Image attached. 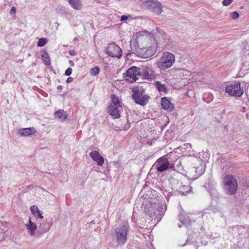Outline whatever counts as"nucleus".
<instances>
[{"label":"nucleus","mask_w":249,"mask_h":249,"mask_svg":"<svg viewBox=\"0 0 249 249\" xmlns=\"http://www.w3.org/2000/svg\"><path fill=\"white\" fill-rule=\"evenodd\" d=\"M131 48L143 58H149L155 54L157 48V40L151 33L146 31L136 33L131 41Z\"/></svg>","instance_id":"f257e3e1"},{"label":"nucleus","mask_w":249,"mask_h":249,"mask_svg":"<svg viewBox=\"0 0 249 249\" xmlns=\"http://www.w3.org/2000/svg\"><path fill=\"white\" fill-rule=\"evenodd\" d=\"M223 189L227 195H234L238 188V182L236 178L232 175H226L223 180Z\"/></svg>","instance_id":"f03ea898"},{"label":"nucleus","mask_w":249,"mask_h":249,"mask_svg":"<svg viewBox=\"0 0 249 249\" xmlns=\"http://www.w3.org/2000/svg\"><path fill=\"white\" fill-rule=\"evenodd\" d=\"M175 57L170 52H164L156 62V65L160 70L164 71L171 68L175 63Z\"/></svg>","instance_id":"7ed1b4c3"},{"label":"nucleus","mask_w":249,"mask_h":249,"mask_svg":"<svg viewBox=\"0 0 249 249\" xmlns=\"http://www.w3.org/2000/svg\"><path fill=\"white\" fill-rule=\"evenodd\" d=\"M111 99V104L107 107L108 112L113 118L118 119L120 117V112L122 110V107L117 96L112 94Z\"/></svg>","instance_id":"20e7f679"},{"label":"nucleus","mask_w":249,"mask_h":249,"mask_svg":"<svg viewBox=\"0 0 249 249\" xmlns=\"http://www.w3.org/2000/svg\"><path fill=\"white\" fill-rule=\"evenodd\" d=\"M128 231V223L126 221L123 222L120 227L116 228L115 233L119 245H123L126 242Z\"/></svg>","instance_id":"39448f33"},{"label":"nucleus","mask_w":249,"mask_h":249,"mask_svg":"<svg viewBox=\"0 0 249 249\" xmlns=\"http://www.w3.org/2000/svg\"><path fill=\"white\" fill-rule=\"evenodd\" d=\"M225 91L230 95L234 97H241L244 93L243 89L241 88V84L238 81L228 84L225 88Z\"/></svg>","instance_id":"423d86ee"},{"label":"nucleus","mask_w":249,"mask_h":249,"mask_svg":"<svg viewBox=\"0 0 249 249\" xmlns=\"http://www.w3.org/2000/svg\"><path fill=\"white\" fill-rule=\"evenodd\" d=\"M140 77V68L132 66L127 70L124 78L126 81L130 83H134Z\"/></svg>","instance_id":"0eeeda50"},{"label":"nucleus","mask_w":249,"mask_h":249,"mask_svg":"<svg viewBox=\"0 0 249 249\" xmlns=\"http://www.w3.org/2000/svg\"><path fill=\"white\" fill-rule=\"evenodd\" d=\"M154 165L156 170L160 172L167 170L169 168H172L168 159L164 157L158 159L155 162Z\"/></svg>","instance_id":"6e6552de"},{"label":"nucleus","mask_w":249,"mask_h":249,"mask_svg":"<svg viewBox=\"0 0 249 249\" xmlns=\"http://www.w3.org/2000/svg\"><path fill=\"white\" fill-rule=\"evenodd\" d=\"M107 54L112 57L120 58L122 56V51L115 43H110L107 49Z\"/></svg>","instance_id":"1a4fd4ad"},{"label":"nucleus","mask_w":249,"mask_h":249,"mask_svg":"<svg viewBox=\"0 0 249 249\" xmlns=\"http://www.w3.org/2000/svg\"><path fill=\"white\" fill-rule=\"evenodd\" d=\"M132 98L136 104L144 106L147 104L150 96L146 94H143L142 92L136 91L133 93Z\"/></svg>","instance_id":"9d476101"},{"label":"nucleus","mask_w":249,"mask_h":249,"mask_svg":"<svg viewBox=\"0 0 249 249\" xmlns=\"http://www.w3.org/2000/svg\"><path fill=\"white\" fill-rule=\"evenodd\" d=\"M161 106L162 108L169 112H172L175 108L174 105L167 97H164L161 99Z\"/></svg>","instance_id":"9b49d317"},{"label":"nucleus","mask_w":249,"mask_h":249,"mask_svg":"<svg viewBox=\"0 0 249 249\" xmlns=\"http://www.w3.org/2000/svg\"><path fill=\"white\" fill-rule=\"evenodd\" d=\"M90 156L92 160L97 162L98 165L102 166L104 162V158L101 156L97 151H93L90 153Z\"/></svg>","instance_id":"f8f14e48"},{"label":"nucleus","mask_w":249,"mask_h":249,"mask_svg":"<svg viewBox=\"0 0 249 249\" xmlns=\"http://www.w3.org/2000/svg\"><path fill=\"white\" fill-rule=\"evenodd\" d=\"M36 132V131L34 128H25L20 129L18 131V133L20 136H28L32 134H34Z\"/></svg>","instance_id":"ddd939ff"},{"label":"nucleus","mask_w":249,"mask_h":249,"mask_svg":"<svg viewBox=\"0 0 249 249\" xmlns=\"http://www.w3.org/2000/svg\"><path fill=\"white\" fill-rule=\"evenodd\" d=\"M154 85L160 93L166 94L168 92V89L167 86L165 84H162L161 82L155 81L154 82Z\"/></svg>","instance_id":"4468645a"},{"label":"nucleus","mask_w":249,"mask_h":249,"mask_svg":"<svg viewBox=\"0 0 249 249\" xmlns=\"http://www.w3.org/2000/svg\"><path fill=\"white\" fill-rule=\"evenodd\" d=\"M30 209L32 213L36 218L42 219L43 218L41 211L39 210L37 206L35 205L31 206Z\"/></svg>","instance_id":"2eb2a0df"},{"label":"nucleus","mask_w":249,"mask_h":249,"mask_svg":"<svg viewBox=\"0 0 249 249\" xmlns=\"http://www.w3.org/2000/svg\"><path fill=\"white\" fill-rule=\"evenodd\" d=\"M69 3L74 9L80 10L82 8V4L80 0H69Z\"/></svg>","instance_id":"dca6fc26"},{"label":"nucleus","mask_w":249,"mask_h":249,"mask_svg":"<svg viewBox=\"0 0 249 249\" xmlns=\"http://www.w3.org/2000/svg\"><path fill=\"white\" fill-rule=\"evenodd\" d=\"M26 226L29 231V232L31 235L34 234L35 231L36 230V225L32 222L31 219H29L28 223L26 224Z\"/></svg>","instance_id":"f3484780"},{"label":"nucleus","mask_w":249,"mask_h":249,"mask_svg":"<svg viewBox=\"0 0 249 249\" xmlns=\"http://www.w3.org/2000/svg\"><path fill=\"white\" fill-rule=\"evenodd\" d=\"M55 117L58 118L62 121H64L66 119L67 114L63 110H59L55 112Z\"/></svg>","instance_id":"a211bd4d"},{"label":"nucleus","mask_w":249,"mask_h":249,"mask_svg":"<svg viewBox=\"0 0 249 249\" xmlns=\"http://www.w3.org/2000/svg\"><path fill=\"white\" fill-rule=\"evenodd\" d=\"M142 74L143 77L147 80H151L155 77L153 72L150 70H145Z\"/></svg>","instance_id":"6ab92c4d"},{"label":"nucleus","mask_w":249,"mask_h":249,"mask_svg":"<svg viewBox=\"0 0 249 249\" xmlns=\"http://www.w3.org/2000/svg\"><path fill=\"white\" fill-rule=\"evenodd\" d=\"M153 11L157 15H159L162 12V6L161 4L158 2L156 1L153 3Z\"/></svg>","instance_id":"aec40b11"},{"label":"nucleus","mask_w":249,"mask_h":249,"mask_svg":"<svg viewBox=\"0 0 249 249\" xmlns=\"http://www.w3.org/2000/svg\"><path fill=\"white\" fill-rule=\"evenodd\" d=\"M191 191V187L189 186L182 185L179 187L178 192L181 195H186V193L189 192Z\"/></svg>","instance_id":"412c9836"},{"label":"nucleus","mask_w":249,"mask_h":249,"mask_svg":"<svg viewBox=\"0 0 249 249\" xmlns=\"http://www.w3.org/2000/svg\"><path fill=\"white\" fill-rule=\"evenodd\" d=\"M42 59L45 65L49 66L51 64V61L49 55L46 52H45L44 54H42Z\"/></svg>","instance_id":"4be33fe9"},{"label":"nucleus","mask_w":249,"mask_h":249,"mask_svg":"<svg viewBox=\"0 0 249 249\" xmlns=\"http://www.w3.org/2000/svg\"><path fill=\"white\" fill-rule=\"evenodd\" d=\"M100 71V69L98 67L92 68L90 70V75L92 76H96L98 75Z\"/></svg>","instance_id":"5701e85b"},{"label":"nucleus","mask_w":249,"mask_h":249,"mask_svg":"<svg viewBox=\"0 0 249 249\" xmlns=\"http://www.w3.org/2000/svg\"><path fill=\"white\" fill-rule=\"evenodd\" d=\"M47 43V39L46 38H41L37 42V46L39 47H43Z\"/></svg>","instance_id":"b1692460"},{"label":"nucleus","mask_w":249,"mask_h":249,"mask_svg":"<svg viewBox=\"0 0 249 249\" xmlns=\"http://www.w3.org/2000/svg\"><path fill=\"white\" fill-rule=\"evenodd\" d=\"M233 0H223V1H222V4L224 6H228L231 3Z\"/></svg>","instance_id":"393cba45"},{"label":"nucleus","mask_w":249,"mask_h":249,"mask_svg":"<svg viewBox=\"0 0 249 249\" xmlns=\"http://www.w3.org/2000/svg\"><path fill=\"white\" fill-rule=\"evenodd\" d=\"M72 70L71 68H68L65 71V74L67 76H69L71 74Z\"/></svg>","instance_id":"a878e982"},{"label":"nucleus","mask_w":249,"mask_h":249,"mask_svg":"<svg viewBox=\"0 0 249 249\" xmlns=\"http://www.w3.org/2000/svg\"><path fill=\"white\" fill-rule=\"evenodd\" d=\"M239 14L236 12H233L231 13V17L232 19H235L239 17Z\"/></svg>","instance_id":"bb28decb"},{"label":"nucleus","mask_w":249,"mask_h":249,"mask_svg":"<svg viewBox=\"0 0 249 249\" xmlns=\"http://www.w3.org/2000/svg\"><path fill=\"white\" fill-rule=\"evenodd\" d=\"M10 14L15 15L16 14V8L15 7H12L10 10Z\"/></svg>","instance_id":"cd10ccee"},{"label":"nucleus","mask_w":249,"mask_h":249,"mask_svg":"<svg viewBox=\"0 0 249 249\" xmlns=\"http://www.w3.org/2000/svg\"><path fill=\"white\" fill-rule=\"evenodd\" d=\"M128 18L127 16L124 15L121 17V21L125 20H127Z\"/></svg>","instance_id":"c85d7f7f"},{"label":"nucleus","mask_w":249,"mask_h":249,"mask_svg":"<svg viewBox=\"0 0 249 249\" xmlns=\"http://www.w3.org/2000/svg\"><path fill=\"white\" fill-rule=\"evenodd\" d=\"M73 80V78L71 77H69L67 79V80H66V82L68 83H71L72 81Z\"/></svg>","instance_id":"c756f323"},{"label":"nucleus","mask_w":249,"mask_h":249,"mask_svg":"<svg viewBox=\"0 0 249 249\" xmlns=\"http://www.w3.org/2000/svg\"><path fill=\"white\" fill-rule=\"evenodd\" d=\"M69 53V54L71 55H75V51L73 50H70Z\"/></svg>","instance_id":"7c9ffc66"},{"label":"nucleus","mask_w":249,"mask_h":249,"mask_svg":"<svg viewBox=\"0 0 249 249\" xmlns=\"http://www.w3.org/2000/svg\"><path fill=\"white\" fill-rule=\"evenodd\" d=\"M57 88L58 90H61L62 89V86H58Z\"/></svg>","instance_id":"2f4dec72"},{"label":"nucleus","mask_w":249,"mask_h":249,"mask_svg":"<svg viewBox=\"0 0 249 249\" xmlns=\"http://www.w3.org/2000/svg\"><path fill=\"white\" fill-rule=\"evenodd\" d=\"M70 64H71V66H73L74 63H73V62L72 61L70 60Z\"/></svg>","instance_id":"473e14b6"},{"label":"nucleus","mask_w":249,"mask_h":249,"mask_svg":"<svg viewBox=\"0 0 249 249\" xmlns=\"http://www.w3.org/2000/svg\"><path fill=\"white\" fill-rule=\"evenodd\" d=\"M242 111L243 112H245L246 111V107H242Z\"/></svg>","instance_id":"72a5a7b5"}]
</instances>
